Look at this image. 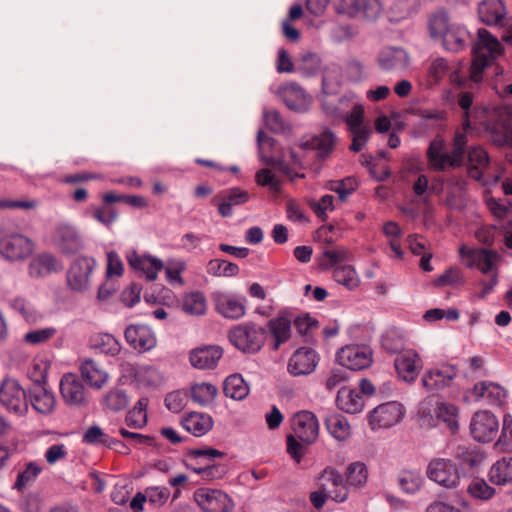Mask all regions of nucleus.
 I'll return each instance as SVG.
<instances>
[{
	"label": "nucleus",
	"mask_w": 512,
	"mask_h": 512,
	"mask_svg": "<svg viewBox=\"0 0 512 512\" xmlns=\"http://www.w3.org/2000/svg\"><path fill=\"white\" fill-rule=\"evenodd\" d=\"M499 429V422L489 411L477 412L470 424L471 434L479 442L492 441Z\"/></svg>",
	"instance_id": "12"
},
{
	"label": "nucleus",
	"mask_w": 512,
	"mask_h": 512,
	"mask_svg": "<svg viewBox=\"0 0 512 512\" xmlns=\"http://www.w3.org/2000/svg\"><path fill=\"white\" fill-rule=\"evenodd\" d=\"M187 467L193 472L199 474L203 480L207 481L221 478L224 473V470L215 464H207L205 466H193L192 464H187Z\"/></svg>",
	"instance_id": "61"
},
{
	"label": "nucleus",
	"mask_w": 512,
	"mask_h": 512,
	"mask_svg": "<svg viewBox=\"0 0 512 512\" xmlns=\"http://www.w3.org/2000/svg\"><path fill=\"white\" fill-rule=\"evenodd\" d=\"M245 299L218 293L215 295V306L216 310L225 318L228 319H239L244 316L246 312Z\"/></svg>",
	"instance_id": "26"
},
{
	"label": "nucleus",
	"mask_w": 512,
	"mask_h": 512,
	"mask_svg": "<svg viewBox=\"0 0 512 512\" xmlns=\"http://www.w3.org/2000/svg\"><path fill=\"white\" fill-rule=\"evenodd\" d=\"M223 391L233 400H243L249 394V387L241 375L233 374L225 379Z\"/></svg>",
	"instance_id": "40"
},
{
	"label": "nucleus",
	"mask_w": 512,
	"mask_h": 512,
	"mask_svg": "<svg viewBox=\"0 0 512 512\" xmlns=\"http://www.w3.org/2000/svg\"><path fill=\"white\" fill-rule=\"evenodd\" d=\"M321 489L312 492L310 500L317 509L321 508L327 498L335 502H344L348 498V489L343 483V478L334 468H326L319 477Z\"/></svg>",
	"instance_id": "3"
},
{
	"label": "nucleus",
	"mask_w": 512,
	"mask_h": 512,
	"mask_svg": "<svg viewBox=\"0 0 512 512\" xmlns=\"http://www.w3.org/2000/svg\"><path fill=\"white\" fill-rule=\"evenodd\" d=\"M478 15L488 26L503 25L507 15L506 5L503 0H482L478 4Z\"/></svg>",
	"instance_id": "25"
},
{
	"label": "nucleus",
	"mask_w": 512,
	"mask_h": 512,
	"mask_svg": "<svg viewBox=\"0 0 512 512\" xmlns=\"http://www.w3.org/2000/svg\"><path fill=\"white\" fill-rule=\"evenodd\" d=\"M456 375L455 367L444 366L426 372L422 377V384L428 391L441 390L448 387Z\"/></svg>",
	"instance_id": "27"
},
{
	"label": "nucleus",
	"mask_w": 512,
	"mask_h": 512,
	"mask_svg": "<svg viewBox=\"0 0 512 512\" xmlns=\"http://www.w3.org/2000/svg\"><path fill=\"white\" fill-rule=\"evenodd\" d=\"M478 38L471 66V79L474 82H479L482 79V72L485 67L490 65L503 52L501 43L489 31L479 29Z\"/></svg>",
	"instance_id": "2"
},
{
	"label": "nucleus",
	"mask_w": 512,
	"mask_h": 512,
	"mask_svg": "<svg viewBox=\"0 0 512 512\" xmlns=\"http://www.w3.org/2000/svg\"><path fill=\"white\" fill-rule=\"evenodd\" d=\"M336 359L342 367L357 371L367 368L371 364V354L367 347L348 345L337 352Z\"/></svg>",
	"instance_id": "14"
},
{
	"label": "nucleus",
	"mask_w": 512,
	"mask_h": 512,
	"mask_svg": "<svg viewBox=\"0 0 512 512\" xmlns=\"http://www.w3.org/2000/svg\"><path fill=\"white\" fill-rule=\"evenodd\" d=\"M459 252L463 259H467L468 267H477L483 273L492 270L493 264L498 258L495 251L486 249H468L466 246H462Z\"/></svg>",
	"instance_id": "24"
},
{
	"label": "nucleus",
	"mask_w": 512,
	"mask_h": 512,
	"mask_svg": "<svg viewBox=\"0 0 512 512\" xmlns=\"http://www.w3.org/2000/svg\"><path fill=\"white\" fill-rule=\"evenodd\" d=\"M9 306L18 312L23 319L29 324L37 323L42 315L35 309V307L23 297H15L9 300Z\"/></svg>",
	"instance_id": "41"
},
{
	"label": "nucleus",
	"mask_w": 512,
	"mask_h": 512,
	"mask_svg": "<svg viewBox=\"0 0 512 512\" xmlns=\"http://www.w3.org/2000/svg\"><path fill=\"white\" fill-rule=\"evenodd\" d=\"M148 405L147 398H140L136 405L128 411L126 415V424L133 429H141L147 424Z\"/></svg>",
	"instance_id": "45"
},
{
	"label": "nucleus",
	"mask_w": 512,
	"mask_h": 512,
	"mask_svg": "<svg viewBox=\"0 0 512 512\" xmlns=\"http://www.w3.org/2000/svg\"><path fill=\"white\" fill-rule=\"evenodd\" d=\"M62 269V264L51 254L38 255L29 264V274L32 277H44Z\"/></svg>",
	"instance_id": "32"
},
{
	"label": "nucleus",
	"mask_w": 512,
	"mask_h": 512,
	"mask_svg": "<svg viewBox=\"0 0 512 512\" xmlns=\"http://www.w3.org/2000/svg\"><path fill=\"white\" fill-rule=\"evenodd\" d=\"M467 491L471 497L481 501H487L495 494V489L481 478H474L468 485Z\"/></svg>",
	"instance_id": "52"
},
{
	"label": "nucleus",
	"mask_w": 512,
	"mask_h": 512,
	"mask_svg": "<svg viewBox=\"0 0 512 512\" xmlns=\"http://www.w3.org/2000/svg\"><path fill=\"white\" fill-rule=\"evenodd\" d=\"M317 363L316 352L313 349L302 347L290 357L288 371L294 376L308 375L315 370Z\"/></svg>",
	"instance_id": "20"
},
{
	"label": "nucleus",
	"mask_w": 512,
	"mask_h": 512,
	"mask_svg": "<svg viewBox=\"0 0 512 512\" xmlns=\"http://www.w3.org/2000/svg\"><path fill=\"white\" fill-rule=\"evenodd\" d=\"M126 341L139 352L153 349L157 344V338L152 329L146 325H130L125 329Z\"/></svg>",
	"instance_id": "19"
},
{
	"label": "nucleus",
	"mask_w": 512,
	"mask_h": 512,
	"mask_svg": "<svg viewBox=\"0 0 512 512\" xmlns=\"http://www.w3.org/2000/svg\"><path fill=\"white\" fill-rule=\"evenodd\" d=\"M217 392V388L210 383L195 384L191 387V398L194 402L205 406L214 400Z\"/></svg>",
	"instance_id": "47"
},
{
	"label": "nucleus",
	"mask_w": 512,
	"mask_h": 512,
	"mask_svg": "<svg viewBox=\"0 0 512 512\" xmlns=\"http://www.w3.org/2000/svg\"><path fill=\"white\" fill-rule=\"evenodd\" d=\"M42 467L35 462H29L25 465L23 471L19 472L14 488L22 491L26 486L35 481L37 476L41 473Z\"/></svg>",
	"instance_id": "55"
},
{
	"label": "nucleus",
	"mask_w": 512,
	"mask_h": 512,
	"mask_svg": "<svg viewBox=\"0 0 512 512\" xmlns=\"http://www.w3.org/2000/svg\"><path fill=\"white\" fill-rule=\"evenodd\" d=\"M409 62V54L399 47H385L377 56L379 67L387 72L402 71L408 67Z\"/></svg>",
	"instance_id": "18"
},
{
	"label": "nucleus",
	"mask_w": 512,
	"mask_h": 512,
	"mask_svg": "<svg viewBox=\"0 0 512 512\" xmlns=\"http://www.w3.org/2000/svg\"><path fill=\"white\" fill-rule=\"evenodd\" d=\"M249 195L246 191L239 188L231 189L222 203L219 204L218 211L221 216L229 217L232 215L233 207L246 203Z\"/></svg>",
	"instance_id": "42"
},
{
	"label": "nucleus",
	"mask_w": 512,
	"mask_h": 512,
	"mask_svg": "<svg viewBox=\"0 0 512 512\" xmlns=\"http://www.w3.org/2000/svg\"><path fill=\"white\" fill-rule=\"evenodd\" d=\"M423 483V477L417 471H402L398 477L400 488L409 494L417 492Z\"/></svg>",
	"instance_id": "50"
},
{
	"label": "nucleus",
	"mask_w": 512,
	"mask_h": 512,
	"mask_svg": "<svg viewBox=\"0 0 512 512\" xmlns=\"http://www.w3.org/2000/svg\"><path fill=\"white\" fill-rule=\"evenodd\" d=\"M0 403L8 411L23 415L28 409L25 390L15 379L7 378L0 385Z\"/></svg>",
	"instance_id": "9"
},
{
	"label": "nucleus",
	"mask_w": 512,
	"mask_h": 512,
	"mask_svg": "<svg viewBox=\"0 0 512 512\" xmlns=\"http://www.w3.org/2000/svg\"><path fill=\"white\" fill-rule=\"evenodd\" d=\"M257 140L262 154L261 159L270 168H264L258 171L256 174V181L259 185L269 186L272 190L276 191L279 188L280 182L277 180L278 177L275 171L282 170L284 166L281 161L275 157L264 155L266 146L268 144L271 146L273 145V139L271 137H268L263 130H259Z\"/></svg>",
	"instance_id": "5"
},
{
	"label": "nucleus",
	"mask_w": 512,
	"mask_h": 512,
	"mask_svg": "<svg viewBox=\"0 0 512 512\" xmlns=\"http://www.w3.org/2000/svg\"><path fill=\"white\" fill-rule=\"evenodd\" d=\"M364 106L360 103H353L351 110L346 114H338L344 119L348 128H363L364 124Z\"/></svg>",
	"instance_id": "58"
},
{
	"label": "nucleus",
	"mask_w": 512,
	"mask_h": 512,
	"mask_svg": "<svg viewBox=\"0 0 512 512\" xmlns=\"http://www.w3.org/2000/svg\"><path fill=\"white\" fill-rule=\"evenodd\" d=\"M126 259L132 269L141 272L149 281L157 279L158 272L163 269V262L156 257L140 255L136 251H130Z\"/></svg>",
	"instance_id": "21"
},
{
	"label": "nucleus",
	"mask_w": 512,
	"mask_h": 512,
	"mask_svg": "<svg viewBox=\"0 0 512 512\" xmlns=\"http://www.w3.org/2000/svg\"><path fill=\"white\" fill-rule=\"evenodd\" d=\"M223 354L219 346L196 348L190 353V362L197 369H213Z\"/></svg>",
	"instance_id": "28"
},
{
	"label": "nucleus",
	"mask_w": 512,
	"mask_h": 512,
	"mask_svg": "<svg viewBox=\"0 0 512 512\" xmlns=\"http://www.w3.org/2000/svg\"><path fill=\"white\" fill-rule=\"evenodd\" d=\"M147 500L154 506H162L170 496V491L166 487H148L145 490Z\"/></svg>",
	"instance_id": "63"
},
{
	"label": "nucleus",
	"mask_w": 512,
	"mask_h": 512,
	"mask_svg": "<svg viewBox=\"0 0 512 512\" xmlns=\"http://www.w3.org/2000/svg\"><path fill=\"white\" fill-rule=\"evenodd\" d=\"M325 425L330 435L338 441H345L351 435V427L348 420L340 414H333L327 417Z\"/></svg>",
	"instance_id": "37"
},
{
	"label": "nucleus",
	"mask_w": 512,
	"mask_h": 512,
	"mask_svg": "<svg viewBox=\"0 0 512 512\" xmlns=\"http://www.w3.org/2000/svg\"><path fill=\"white\" fill-rule=\"evenodd\" d=\"M426 474L428 478L447 489L456 488L460 483V473L449 459L435 458L430 461Z\"/></svg>",
	"instance_id": "8"
},
{
	"label": "nucleus",
	"mask_w": 512,
	"mask_h": 512,
	"mask_svg": "<svg viewBox=\"0 0 512 512\" xmlns=\"http://www.w3.org/2000/svg\"><path fill=\"white\" fill-rule=\"evenodd\" d=\"M193 498L203 512H231L234 506L230 497L219 489L198 488Z\"/></svg>",
	"instance_id": "7"
},
{
	"label": "nucleus",
	"mask_w": 512,
	"mask_h": 512,
	"mask_svg": "<svg viewBox=\"0 0 512 512\" xmlns=\"http://www.w3.org/2000/svg\"><path fill=\"white\" fill-rule=\"evenodd\" d=\"M467 136L463 132H456L453 138L452 149L447 151L443 139L437 137L427 149L429 166L435 171H446L461 167L466 154Z\"/></svg>",
	"instance_id": "1"
},
{
	"label": "nucleus",
	"mask_w": 512,
	"mask_h": 512,
	"mask_svg": "<svg viewBox=\"0 0 512 512\" xmlns=\"http://www.w3.org/2000/svg\"><path fill=\"white\" fill-rule=\"evenodd\" d=\"M449 71L446 59L438 57L434 59L428 68V84L436 85L439 83Z\"/></svg>",
	"instance_id": "57"
},
{
	"label": "nucleus",
	"mask_w": 512,
	"mask_h": 512,
	"mask_svg": "<svg viewBox=\"0 0 512 512\" xmlns=\"http://www.w3.org/2000/svg\"><path fill=\"white\" fill-rule=\"evenodd\" d=\"M30 402L33 408L41 414H49L54 411L56 399L52 392L42 384H35L30 390Z\"/></svg>",
	"instance_id": "30"
},
{
	"label": "nucleus",
	"mask_w": 512,
	"mask_h": 512,
	"mask_svg": "<svg viewBox=\"0 0 512 512\" xmlns=\"http://www.w3.org/2000/svg\"><path fill=\"white\" fill-rule=\"evenodd\" d=\"M224 453L214 448L193 449L189 452V463L193 466H205L217 457H223Z\"/></svg>",
	"instance_id": "51"
},
{
	"label": "nucleus",
	"mask_w": 512,
	"mask_h": 512,
	"mask_svg": "<svg viewBox=\"0 0 512 512\" xmlns=\"http://www.w3.org/2000/svg\"><path fill=\"white\" fill-rule=\"evenodd\" d=\"M333 135L329 130H323L319 135L313 136L307 140L303 146L305 148L316 149L322 153H327L332 149L333 146Z\"/></svg>",
	"instance_id": "56"
},
{
	"label": "nucleus",
	"mask_w": 512,
	"mask_h": 512,
	"mask_svg": "<svg viewBox=\"0 0 512 512\" xmlns=\"http://www.w3.org/2000/svg\"><path fill=\"white\" fill-rule=\"evenodd\" d=\"M56 333V329L52 327L32 330L24 335V341L31 345H39L50 340Z\"/></svg>",
	"instance_id": "60"
},
{
	"label": "nucleus",
	"mask_w": 512,
	"mask_h": 512,
	"mask_svg": "<svg viewBox=\"0 0 512 512\" xmlns=\"http://www.w3.org/2000/svg\"><path fill=\"white\" fill-rule=\"evenodd\" d=\"M434 413L437 420L445 423L452 432L458 429V411L453 404L437 402Z\"/></svg>",
	"instance_id": "43"
},
{
	"label": "nucleus",
	"mask_w": 512,
	"mask_h": 512,
	"mask_svg": "<svg viewBox=\"0 0 512 512\" xmlns=\"http://www.w3.org/2000/svg\"><path fill=\"white\" fill-rule=\"evenodd\" d=\"M336 401L341 410L351 414L360 412L364 406L361 394L349 387L340 388Z\"/></svg>",
	"instance_id": "36"
},
{
	"label": "nucleus",
	"mask_w": 512,
	"mask_h": 512,
	"mask_svg": "<svg viewBox=\"0 0 512 512\" xmlns=\"http://www.w3.org/2000/svg\"><path fill=\"white\" fill-rule=\"evenodd\" d=\"M292 319L293 314L288 310H283L268 322L269 332L274 338V350L279 349L281 344L290 339Z\"/></svg>",
	"instance_id": "23"
},
{
	"label": "nucleus",
	"mask_w": 512,
	"mask_h": 512,
	"mask_svg": "<svg viewBox=\"0 0 512 512\" xmlns=\"http://www.w3.org/2000/svg\"><path fill=\"white\" fill-rule=\"evenodd\" d=\"M476 399L486 401L490 405H500L505 398V390L496 383L480 382L472 390Z\"/></svg>",
	"instance_id": "34"
},
{
	"label": "nucleus",
	"mask_w": 512,
	"mask_h": 512,
	"mask_svg": "<svg viewBox=\"0 0 512 512\" xmlns=\"http://www.w3.org/2000/svg\"><path fill=\"white\" fill-rule=\"evenodd\" d=\"M181 424L186 431L200 437L212 429L213 420L208 414L192 412L182 419Z\"/></svg>",
	"instance_id": "31"
},
{
	"label": "nucleus",
	"mask_w": 512,
	"mask_h": 512,
	"mask_svg": "<svg viewBox=\"0 0 512 512\" xmlns=\"http://www.w3.org/2000/svg\"><path fill=\"white\" fill-rule=\"evenodd\" d=\"M293 434L306 445L314 443L319 436L317 417L310 411L297 412L292 418Z\"/></svg>",
	"instance_id": "11"
},
{
	"label": "nucleus",
	"mask_w": 512,
	"mask_h": 512,
	"mask_svg": "<svg viewBox=\"0 0 512 512\" xmlns=\"http://www.w3.org/2000/svg\"><path fill=\"white\" fill-rule=\"evenodd\" d=\"M92 345L99 352L115 356L120 353L121 345L118 340L111 334L103 333L98 334L92 339Z\"/></svg>",
	"instance_id": "46"
},
{
	"label": "nucleus",
	"mask_w": 512,
	"mask_h": 512,
	"mask_svg": "<svg viewBox=\"0 0 512 512\" xmlns=\"http://www.w3.org/2000/svg\"><path fill=\"white\" fill-rule=\"evenodd\" d=\"M83 379L94 389H101L109 378L108 372L93 359H85L80 365Z\"/></svg>",
	"instance_id": "29"
},
{
	"label": "nucleus",
	"mask_w": 512,
	"mask_h": 512,
	"mask_svg": "<svg viewBox=\"0 0 512 512\" xmlns=\"http://www.w3.org/2000/svg\"><path fill=\"white\" fill-rule=\"evenodd\" d=\"M334 280L346 287L348 290L357 288L360 284V279L351 265H340L333 269Z\"/></svg>",
	"instance_id": "44"
},
{
	"label": "nucleus",
	"mask_w": 512,
	"mask_h": 512,
	"mask_svg": "<svg viewBox=\"0 0 512 512\" xmlns=\"http://www.w3.org/2000/svg\"><path fill=\"white\" fill-rule=\"evenodd\" d=\"M63 402L72 408H83L89 403L88 391L82 380L73 373H66L59 383Z\"/></svg>",
	"instance_id": "6"
},
{
	"label": "nucleus",
	"mask_w": 512,
	"mask_h": 512,
	"mask_svg": "<svg viewBox=\"0 0 512 512\" xmlns=\"http://www.w3.org/2000/svg\"><path fill=\"white\" fill-rule=\"evenodd\" d=\"M347 482L353 487L363 486L368 479V470L364 463L354 462L347 467Z\"/></svg>",
	"instance_id": "54"
},
{
	"label": "nucleus",
	"mask_w": 512,
	"mask_h": 512,
	"mask_svg": "<svg viewBox=\"0 0 512 512\" xmlns=\"http://www.w3.org/2000/svg\"><path fill=\"white\" fill-rule=\"evenodd\" d=\"M470 39L468 30L460 24H452L445 36L442 38L443 47L451 52L463 50Z\"/></svg>",
	"instance_id": "33"
},
{
	"label": "nucleus",
	"mask_w": 512,
	"mask_h": 512,
	"mask_svg": "<svg viewBox=\"0 0 512 512\" xmlns=\"http://www.w3.org/2000/svg\"><path fill=\"white\" fill-rule=\"evenodd\" d=\"M357 187V182L354 178L347 177L340 181H331L328 185V189L334 191L339 195L341 200H344L347 195L352 193Z\"/></svg>",
	"instance_id": "62"
},
{
	"label": "nucleus",
	"mask_w": 512,
	"mask_h": 512,
	"mask_svg": "<svg viewBox=\"0 0 512 512\" xmlns=\"http://www.w3.org/2000/svg\"><path fill=\"white\" fill-rule=\"evenodd\" d=\"M32 250L31 241L22 235H10L0 241V253L11 261L27 258Z\"/></svg>",
	"instance_id": "17"
},
{
	"label": "nucleus",
	"mask_w": 512,
	"mask_h": 512,
	"mask_svg": "<svg viewBox=\"0 0 512 512\" xmlns=\"http://www.w3.org/2000/svg\"><path fill=\"white\" fill-rule=\"evenodd\" d=\"M55 241L62 253L67 255L75 254L84 247L80 234L71 225H60L55 232Z\"/></svg>",
	"instance_id": "22"
},
{
	"label": "nucleus",
	"mask_w": 512,
	"mask_h": 512,
	"mask_svg": "<svg viewBox=\"0 0 512 512\" xmlns=\"http://www.w3.org/2000/svg\"><path fill=\"white\" fill-rule=\"evenodd\" d=\"M454 456L462 467L471 469L478 467L484 459L483 454L477 447L467 445L457 446Z\"/></svg>",
	"instance_id": "38"
},
{
	"label": "nucleus",
	"mask_w": 512,
	"mask_h": 512,
	"mask_svg": "<svg viewBox=\"0 0 512 512\" xmlns=\"http://www.w3.org/2000/svg\"><path fill=\"white\" fill-rule=\"evenodd\" d=\"M230 342L244 353L254 354L261 350L266 340L265 328L254 323L237 325L229 331Z\"/></svg>",
	"instance_id": "4"
},
{
	"label": "nucleus",
	"mask_w": 512,
	"mask_h": 512,
	"mask_svg": "<svg viewBox=\"0 0 512 512\" xmlns=\"http://www.w3.org/2000/svg\"><path fill=\"white\" fill-rule=\"evenodd\" d=\"M277 93L290 110L305 112L312 103V97L295 82L280 86Z\"/></svg>",
	"instance_id": "15"
},
{
	"label": "nucleus",
	"mask_w": 512,
	"mask_h": 512,
	"mask_svg": "<svg viewBox=\"0 0 512 512\" xmlns=\"http://www.w3.org/2000/svg\"><path fill=\"white\" fill-rule=\"evenodd\" d=\"M95 261L89 257L77 258L67 271V284L75 292H84L90 287V276Z\"/></svg>",
	"instance_id": "10"
},
{
	"label": "nucleus",
	"mask_w": 512,
	"mask_h": 512,
	"mask_svg": "<svg viewBox=\"0 0 512 512\" xmlns=\"http://www.w3.org/2000/svg\"><path fill=\"white\" fill-rule=\"evenodd\" d=\"M182 309L190 315H202L206 311V300L202 293L193 292L185 296Z\"/></svg>",
	"instance_id": "53"
},
{
	"label": "nucleus",
	"mask_w": 512,
	"mask_h": 512,
	"mask_svg": "<svg viewBox=\"0 0 512 512\" xmlns=\"http://www.w3.org/2000/svg\"><path fill=\"white\" fill-rule=\"evenodd\" d=\"M359 13L367 19H375L381 12L382 7L379 0H359Z\"/></svg>",
	"instance_id": "64"
},
{
	"label": "nucleus",
	"mask_w": 512,
	"mask_h": 512,
	"mask_svg": "<svg viewBox=\"0 0 512 512\" xmlns=\"http://www.w3.org/2000/svg\"><path fill=\"white\" fill-rule=\"evenodd\" d=\"M394 366L398 376L406 382H414L423 367L419 355L411 349L400 352L395 360Z\"/></svg>",
	"instance_id": "16"
},
{
	"label": "nucleus",
	"mask_w": 512,
	"mask_h": 512,
	"mask_svg": "<svg viewBox=\"0 0 512 512\" xmlns=\"http://www.w3.org/2000/svg\"><path fill=\"white\" fill-rule=\"evenodd\" d=\"M490 480L503 485L512 482V457L504 456L492 465L489 472Z\"/></svg>",
	"instance_id": "39"
},
{
	"label": "nucleus",
	"mask_w": 512,
	"mask_h": 512,
	"mask_svg": "<svg viewBox=\"0 0 512 512\" xmlns=\"http://www.w3.org/2000/svg\"><path fill=\"white\" fill-rule=\"evenodd\" d=\"M452 23L446 12L439 11L432 15L429 20V31L432 38L441 39L445 36Z\"/></svg>",
	"instance_id": "49"
},
{
	"label": "nucleus",
	"mask_w": 512,
	"mask_h": 512,
	"mask_svg": "<svg viewBox=\"0 0 512 512\" xmlns=\"http://www.w3.org/2000/svg\"><path fill=\"white\" fill-rule=\"evenodd\" d=\"M404 410L400 403L391 401L377 406L369 417L372 429L389 428L403 417Z\"/></svg>",
	"instance_id": "13"
},
{
	"label": "nucleus",
	"mask_w": 512,
	"mask_h": 512,
	"mask_svg": "<svg viewBox=\"0 0 512 512\" xmlns=\"http://www.w3.org/2000/svg\"><path fill=\"white\" fill-rule=\"evenodd\" d=\"M207 272L216 277H233L239 273V267L226 260L213 259L207 264Z\"/></svg>",
	"instance_id": "48"
},
{
	"label": "nucleus",
	"mask_w": 512,
	"mask_h": 512,
	"mask_svg": "<svg viewBox=\"0 0 512 512\" xmlns=\"http://www.w3.org/2000/svg\"><path fill=\"white\" fill-rule=\"evenodd\" d=\"M489 165L488 153L481 147H473L468 151V175L480 181L485 169Z\"/></svg>",
	"instance_id": "35"
},
{
	"label": "nucleus",
	"mask_w": 512,
	"mask_h": 512,
	"mask_svg": "<svg viewBox=\"0 0 512 512\" xmlns=\"http://www.w3.org/2000/svg\"><path fill=\"white\" fill-rule=\"evenodd\" d=\"M129 398L122 390L110 391L104 397L105 406L112 411H120L127 407Z\"/></svg>",
	"instance_id": "59"
}]
</instances>
